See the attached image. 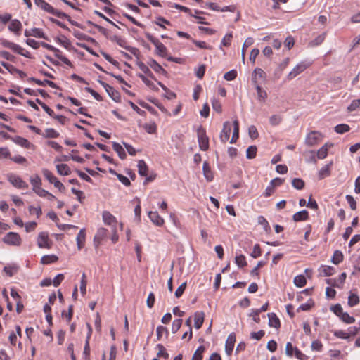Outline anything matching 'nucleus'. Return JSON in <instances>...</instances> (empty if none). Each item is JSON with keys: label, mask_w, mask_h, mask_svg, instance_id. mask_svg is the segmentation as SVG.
<instances>
[{"label": "nucleus", "mask_w": 360, "mask_h": 360, "mask_svg": "<svg viewBox=\"0 0 360 360\" xmlns=\"http://www.w3.org/2000/svg\"><path fill=\"white\" fill-rule=\"evenodd\" d=\"M7 180L17 188H27L28 184L22 179L15 174L10 173L7 174Z\"/></svg>", "instance_id": "5"}, {"label": "nucleus", "mask_w": 360, "mask_h": 360, "mask_svg": "<svg viewBox=\"0 0 360 360\" xmlns=\"http://www.w3.org/2000/svg\"><path fill=\"white\" fill-rule=\"evenodd\" d=\"M0 44L2 46L10 49L15 53L16 51L20 50V46L18 44H16L4 38L0 39Z\"/></svg>", "instance_id": "19"}, {"label": "nucleus", "mask_w": 360, "mask_h": 360, "mask_svg": "<svg viewBox=\"0 0 360 360\" xmlns=\"http://www.w3.org/2000/svg\"><path fill=\"white\" fill-rule=\"evenodd\" d=\"M330 310L338 317L344 312L340 304H336L330 307Z\"/></svg>", "instance_id": "59"}, {"label": "nucleus", "mask_w": 360, "mask_h": 360, "mask_svg": "<svg viewBox=\"0 0 360 360\" xmlns=\"http://www.w3.org/2000/svg\"><path fill=\"white\" fill-rule=\"evenodd\" d=\"M112 148H113V150L117 153V155L120 159L124 160L126 158L127 155L124 151V149L122 148V146L120 143L113 142Z\"/></svg>", "instance_id": "24"}, {"label": "nucleus", "mask_w": 360, "mask_h": 360, "mask_svg": "<svg viewBox=\"0 0 360 360\" xmlns=\"http://www.w3.org/2000/svg\"><path fill=\"white\" fill-rule=\"evenodd\" d=\"M53 52L55 53L56 57L60 59L63 63L70 67L72 66L71 61L68 58L64 56L58 49L56 48V51H53Z\"/></svg>", "instance_id": "35"}, {"label": "nucleus", "mask_w": 360, "mask_h": 360, "mask_svg": "<svg viewBox=\"0 0 360 360\" xmlns=\"http://www.w3.org/2000/svg\"><path fill=\"white\" fill-rule=\"evenodd\" d=\"M60 134L53 128H47L45 129L44 132L42 133L41 136L44 138L48 139H55L58 137Z\"/></svg>", "instance_id": "25"}, {"label": "nucleus", "mask_w": 360, "mask_h": 360, "mask_svg": "<svg viewBox=\"0 0 360 360\" xmlns=\"http://www.w3.org/2000/svg\"><path fill=\"white\" fill-rule=\"evenodd\" d=\"M108 230L105 228H99L94 238V243L96 247H98L101 242L107 236Z\"/></svg>", "instance_id": "11"}, {"label": "nucleus", "mask_w": 360, "mask_h": 360, "mask_svg": "<svg viewBox=\"0 0 360 360\" xmlns=\"http://www.w3.org/2000/svg\"><path fill=\"white\" fill-rule=\"evenodd\" d=\"M205 314L202 311H197L194 314V326L196 329H200L204 322Z\"/></svg>", "instance_id": "16"}, {"label": "nucleus", "mask_w": 360, "mask_h": 360, "mask_svg": "<svg viewBox=\"0 0 360 360\" xmlns=\"http://www.w3.org/2000/svg\"><path fill=\"white\" fill-rule=\"evenodd\" d=\"M137 76L141 78L143 82L150 89L158 91V88L155 86V84L150 80H149L146 77H145L143 74L139 73Z\"/></svg>", "instance_id": "31"}, {"label": "nucleus", "mask_w": 360, "mask_h": 360, "mask_svg": "<svg viewBox=\"0 0 360 360\" xmlns=\"http://www.w3.org/2000/svg\"><path fill=\"white\" fill-rule=\"evenodd\" d=\"M319 276H330L335 273V269L333 266L321 265L319 269Z\"/></svg>", "instance_id": "17"}, {"label": "nucleus", "mask_w": 360, "mask_h": 360, "mask_svg": "<svg viewBox=\"0 0 360 360\" xmlns=\"http://www.w3.org/2000/svg\"><path fill=\"white\" fill-rule=\"evenodd\" d=\"M236 342V335L233 333L229 334L228 336L226 345H225V351L228 355H231Z\"/></svg>", "instance_id": "13"}, {"label": "nucleus", "mask_w": 360, "mask_h": 360, "mask_svg": "<svg viewBox=\"0 0 360 360\" xmlns=\"http://www.w3.org/2000/svg\"><path fill=\"white\" fill-rule=\"evenodd\" d=\"M58 257L55 255H44L41 259V263L43 264H49L57 262Z\"/></svg>", "instance_id": "28"}, {"label": "nucleus", "mask_w": 360, "mask_h": 360, "mask_svg": "<svg viewBox=\"0 0 360 360\" xmlns=\"http://www.w3.org/2000/svg\"><path fill=\"white\" fill-rule=\"evenodd\" d=\"M29 212L30 214H35L37 218H39L42 214L41 208L40 206L34 207L30 205L29 207Z\"/></svg>", "instance_id": "62"}, {"label": "nucleus", "mask_w": 360, "mask_h": 360, "mask_svg": "<svg viewBox=\"0 0 360 360\" xmlns=\"http://www.w3.org/2000/svg\"><path fill=\"white\" fill-rule=\"evenodd\" d=\"M239 138V122L238 120L233 121V132L230 141L231 143H235Z\"/></svg>", "instance_id": "29"}, {"label": "nucleus", "mask_w": 360, "mask_h": 360, "mask_svg": "<svg viewBox=\"0 0 360 360\" xmlns=\"http://www.w3.org/2000/svg\"><path fill=\"white\" fill-rule=\"evenodd\" d=\"M237 77V71L235 70H231L227 72H226L224 75V79L227 81H232Z\"/></svg>", "instance_id": "57"}, {"label": "nucleus", "mask_w": 360, "mask_h": 360, "mask_svg": "<svg viewBox=\"0 0 360 360\" xmlns=\"http://www.w3.org/2000/svg\"><path fill=\"white\" fill-rule=\"evenodd\" d=\"M203 174L205 179L210 181L213 179V174L207 162L205 161L202 166Z\"/></svg>", "instance_id": "27"}, {"label": "nucleus", "mask_w": 360, "mask_h": 360, "mask_svg": "<svg viewBox=\"0 0 360 360\" xmlns=\"http://www.w3.org/2000/svg\"><path fill=\"white\" fill-rule=\"evenodd\" d=\"M333 165V162H330L329 164L323 166L321 168L319 172V179H323L327 176L330 175V167Z\"/></svg>", "instance_id": "20"}, {"label": "nucleus", "mask_w": 360, "mask_h": 360, "mask_svg": "<svg viewBox=\"0 0 360 360\" xmlns=\"http://www.w3.org/2000/svg\"><path fill=\"white\" fill-rule=\"evenodd\" d=\"M282 117L279 115H273L269 118V122L273 126L278 125L282 122Z\"/></svg>", "instance_id": "53"}, {"label": "nucleus", "mask_w": 360, "mask_h": 360, "mask_svg": "<svg viewBox=\"0 0 360 360\" xmlns=\"http://www.w3.org/2000/svg\"><path fill=\"white\" fill-rule=\"evenodd\" d=\"M269 325L271 327L278 328L281 326L279 319L274 313H269Z\"/></svg>", "instance_id": "21"}, {"label": "nucleus", "mask_w": 360, "mask_h": 360, "mask_svg": "<svg viewBox=\"0 0 360 360\" xmlns=\"http://www.w3.org/2000/svg\"><path fill=\"white\" fill-rule=\"evenodd\" d=\"M314 304V301L310 299L307 301V302L302 304L297 309V311H308L309 310Z\"/></svg>", "instance_id": "51"}, {"label": "nucleus", "mask_w": 360, "mask_h": 360, "mask_svg": "<svg viewBox=\"0 0 360 360\" xmlns=\"http://www.w3.org/2000/svg\"><path fill=\"white\" fill-rule=\"evenodd\" d=\"M205 348L203 345L199 346L195 350L192 360H202V353L205 352Z\"/></svg>", "instance_id": "39"}, {"label": "nucleus", "mask_w": 360, "mask_h": 360, "mask_svg": "<svg viewBox=\"0 0 360 360\" xmlns=\"http://www.w3.org/2000/svg\"><path fill=\"white\" fill-rule=\"evenodd\" d=\"M148 217L156 226H161L164 224V219L159 215L158 212H149Z\"/></svg>", "instance_id": "15"}, {"label": "nucleus", "mask_w": 360, "mask_h": 360, "mask_svg": "<svg viewBox=\"0 0 360 360\" xmlns=\"http://www.w3.org/2000/svg\"><path fill=\"white\" fill-rule=\"evenodd\" d=\"M360 108V99L354 100L350 105L347 107L349 112H352Z\"/></svg>", "instance_id": "60"}, {"label": "nucleus", "mask_w": 360, "mask_h": 360, "mask_svg": "<svg viewBox=\"0 0 360 360\" xmlns=\"http://www.w3.org/2000/svg\"><path fill=\"white\" fill-rule=\"evenodd\" d=\"M148 65L156 72L158 73H165V70L162 68V67L154 59H150L148 61Z\"/></svg>", "instance_id": "23"}, {"label": "nucleus", "mask_w": 360, "mask_h": 360, "mask_svg": "<svg viewBox=\"0 0 360 360\" xmlns=\"http://www.w3.org/2000/svg\"><path fill=\"white\" fill-rule=\"evenodd\" d=\"M256 90L258 100L265 101L268 96L266 91L259 85H256Z\"/></svg>", "instance_id": "36"}, {"label": "nucleus", "mask_w": 360, "mask_h": 360, "mask_svg": "<svg viewBox=\"0 0 360 360\" xmlns=\"http://www.w3.org/2000/svg\"><path fill=\"white\" fill-rule=\"evenodd\" d=\"M36 84L39 86H45L47 84L53 89H58V86L53 82L47 79H44V81L37 80Z\"/></svg>", "instance_id": "56"}, {"label": "nucleus", "mask_w": 360, "mask_h": 360, "mask_svg": "<svg viewBox=\"0 0 360 360\" xmlns=\"http://www.w3.org/2000/svg\"><path fill=\"white\" fill-rule=\"evenodd\" d=\"M12 141L25 148H32L34 147V145L27 139L20 136H13Z\"/></svg>", "instance_id": "12"}, {"label": "nucleus", "mask_w": 360, "mask_h": 360, "mask_svg": "<svg viewBox=\"0 0 360 360\" xmlns=\"http://www.w3.org/2000/svg\"><path fill=\"white\" fill-rule=\"evenodd\" d=\"M21 28L22 24L20 21L16 19L11 20L8 26L9 30L14 32H18L21 30Z\"/></svg>", "instance_id": "32"}, {"label": "nucleus", "mask_w": 360, "mask_h": 360, "mask_svg": "<svg viewBox=\"0 0 360 360\" xmlns=\"http://www.w3.org/2000/svg\"><path fill=\"white\" fill-rule=\"evenodd\" d=\"M292 186L297 190H302L304 187V181L300 178H295L292 180Z\"/></svg>", "instance_id": "43"}, {"label": "nucleus", "mask_w": 360, "mask_h": 360, "mask_svg": "<svg viewBox=\"0 0 360 360\" xmlns=\"http://www.w3.org/2000/svg\"><path fill=\"white\" fill-rule=\"evenodd\" d=\"M10 159L13 161L14 162L20 165H23L27 162V160L25 158H24L22 155H17L13 157H11Z\"/></svg>", "instance_id": "63"}, {"label": "nucleus", "mask_w": 360, "mask_h": 360, "mask_svg": "<svg viewBox=\"0 0 360 360\" xmlns=\"http://www.w3.org/2000/svg\"><path fill=\"white\" fill-rule=\"evenodd\" d=\"M257 147L255 146H250L246 150V157L248 159H252L256 156Z\"/></svg>", "instance_id": "49"}, {"label": "nucleus", "mask_w": 360, "mask_h": 360, "mask_svg": "<svg viewBox=\"0 0 360 360\" xmlns=\"http://www.w3.org/2000/svg\"><path fill=\"white\" fill-rule=\"evenodd\" d=\"M37 245L40 248L50 249L51 242L49 238V235L46 232H41L37 237Z\"/></svg>", "instance_id": "9"}, {"label": "nucleus", "mask_w": 360, "mask_h": 360, "mask_svg": "<svg viewBox=\"0 0 360 360\" xmlns=\"http://www.w3.org/2000/svg\"><path fill=\"white\" fill-rule=\"evenodd\" d=\"M156 334H157V339L161 340L163 335H165L166 338L168 337L169 331L167 328L163 326H158L156 328Z\"/></svg>", "instance_id": "33"}, {"label": "nucleus", "mask_w": 360, "mask_h": 360, "mask_svg": "<svg viewBox=\"0 0 360 360\" xmlns=\"http://www.w3.org/2000/svg\"><path fill=\"white\" fill-rule=\"evenodd\" d=\"M253 74H254L253 80H254L255 82H257V79H263V78H264L265 75H266L264 71L262 69L259 68H255V70H254Z\"/></svg>", "instance_id": "44"}, {"label": "nucleus", "mask_w": 360, "mask_h": 360, "mask_svg": "<svg viewBox=\"0 0 360 360\" xmlns=\"http://www.w3.org/2000/svg\"><path fill=\"white\" fill-rule=\"evenodd\" d=\"M326 35V33H322V34H319L313 41H311L310 44L312 46H318V45L321 44L325 40Z\"/></svg>", "instance_id": "55"}, {"label": "nucleus", "mask_w": 360, "mask_h": 360, "mask_svg": "<svg viewBox=\"0 0 360 360\" xmlns=\"http://www.w3.org/2000/svg\"><path fill=\"white\" fill-rule=\"evenodd\" d=\"M258 223L263 226L265 231H268L270 229L269 222L263 216L258 217Z\"/></svg>", "instance_id": "64"}, {"label": "nucleus", "mask_w": 360, "mask_h": 360, "mask_svg": "<svg viewBox=\"0 0 360 360\" xmlns=\"http://www.w3.org/2000/svg\"><path fill=\"white\" fill-rule=\"evenodd\" d=\"M339 317L343 322L347 324L353 323L355 321V319L353 316H349L347 312H343Z\"/></svg>", "instance_id": "46"}, {"label": "nucleus", "mask_w": 360, "mask_h": 360, "mask_svg": "<svg viewBox=\"0 0 360 360\" xmlns=\"http://www.w3.org/2000/svg\"><path fill=\"white\" fill-rule=\"evenodd\" d=\"M99 83L104 87L109 96L115 102H120L121 100V96L120 93L115 90L112 86H110L107 83L99 81Z\"/></svg>", "instance_id": "8"}, {"label": "nucleus", "mask_w": 360, "mask_h": 360, "mask_svg": "<svg viewBox=\"0 0 360 360\" xmlns=\"http://www.w3.org/2000/svg\"><path fill=\"white\" fill-rule=\"evenodd\" d=\"M307 283L306 278L303 275H298L294 278V283L297 287L302 288Z\"/></svg>", "instance_id": "41"}, {"label": "nucleus", "mask_w": 360, "mask_h": 360, "mask_svg": "<svg viewBox=\"0 0 360 360\" xmlns=\"http://www.w3.org/2000/svg\"><path fill=\"white\" fill-rule=\"evenodd\" d=\"M41 8L45 11H46L49 13H51L52 15L57 16L58 18H67L72 25H77V24L75 23L73 21H72L70 20V18L68 15H67L66 13H65L63 12L59 11L55 9L53 6H51L50 4H49L46 1L41 6Z\"/></svg>", "instance_id": "3"}, {"label": "nucleus", "mask_w": 360, "mask_h": 360, "mask_svg": "<svg viewBox=\"0 0 360 360\" xmlns=\"http://www.w3.org/2000/svg\"><path fill=\"white\" fill-rule=\"evenodd\" d=\"M311 65V63L302 61L299 63L287 75L288 80H292L297 75L303 72L307 68Z\"/></svg>", "instance_id": "4"}, {"label": "nucleus", "mask_w": 360, "mask_h": 360, "mask_svg": "<svg viewBox=\"0 0 360 360\" xmlns=\"http://www.w3.org/2000/svg\"><path fill=\"white\" fill-rule=\"evenodd\" d=\"M328 144L326 143L325 145H323L321 148H320L318 150L317 158L321 159V160L324 159L328 155Z\"/></svg>", "instance_id": "40"}, {"label": "nucleus", "mask_w": 360, "mask_h": 360, "mask_svg": "<svg viewBox=\"0 0 360 360\" xmlns=\"http://www.w3.org/2000/svg\"><path fill=\"white\" fill-rule=\"evenodd\" d=\"M350 127L347 124H340L335 127L334 130L337 134H342L345 132L349 131Z\"/></svg>", "instance_id": "37"}, {"label": "nucleus", "mask_w": 360, "mask_h": 360, "mask_svg": "<svg viewBox=\"0 0 360 360\" xmlns=\"http://www.w3.org/2000/svg\"><path fill=\"white\" fill-rule=\"evenodd\" d=\"M359 302V297L356 294L351 293L348 297V305L349 307H354Z\"/></svg>", "instance_id": "42"}, {"label": "nucleus", "mask_w": 360, "mask_h": 360, "mask_svg": "<svg viewBox=\"0 0 360 360\" xmlns=\"http://www.w3.org/2000/svg\"><path fill=\"white\" fill-rule=\"evenodd\" d=\"M197 136L200 148L206 151L209 148V139L206 134V130L202 126L197 129Z\"/></svg>", "instance_id": "1"}, {"label": "nucleus", "mask_w": 360, "mask_h": 360, "mask_svg": "<svg viewBox=\"0 0 360 360\" xmlns=\"http://www.w3.org/2000/svg\"><path fill=\"white\" fill-rule=\"evenodd\" d=\"M322 134L316 131L309 133L305 139V143L309 146H314L321 142Z\"/></svg>", "instance_id": "6"}, {"label": "nucleus", "mask_w": 360, "mask_h": 360, "mask_svg": "<svg viewBox=\"0 0 360 360\" xmlns=\"http://www.w3.org/2000/svg\"><path fill=\"white\" fill-rule=\"evenodd\" d=\"M138 172L141 176H146L148 174V167L144 160H140L138 162Z\"/></svg>", "instance_id": "22"}, {"label": "nucleus", "mask_w": 360, "mask_h": 360, "mask_svg": "<svg viewBox=\"0 0 360 360\" xmlns=\"http://www.w3.org/2000/svg\"><path fill=\"white\" fill-rule=\"evenodd\" d=\"M145 36L155 46L158 54L162 57H165L167 53L166 46L150 33H145Z\"/></svg>", "instance_id": "2"}, {"label": "nucleus", "mask_w": 360, "mask_h": 360, "mask_svg": "<svg viewBox=\"0 0 360 360\" xmlns=\"http://www.w3.org/2000/svg\"><path fill=\"white\" fill-rule=\"evenodd\" d=\"M30 181L32 186L33 191H36L41 186V179L38 175L32 176L30 179Z\"/></svg>", "instance_id": "30"}, {"label": "nucleus", "mask_w": 360, "mask_h": 360, "mask_svg": "<svg viewBox=\"0 0 360 360\" xmlns=\"http://www.w3.org/2000/svg\"><path fill=\"white\" fill-rule=\"evenodd\" d=\"M31 34L32 37L47 39L43 31L39 28H32Z\"/></svg>", "instance_id": "50"}, {"label": "nucleus", "mask_w": 360, "mask_h": 360, "mask_svg": "<svg viewBox=\"0 0 360 360\" xmlns=\"http://www.w3.org/2000/svg\"><path fill=\"white\" fill-rule=\"evenodd\" d=\"M253 43H254V39L252 37L247 38L244 42V44L243 45V48H242V53H241L242 60L243 63L245 62V47H249Z\"/></svg>", "instance_id": "47"}, {"label": "nucleus", "mask_w": 360, "mask_h": 360, "mask_svg": "<svg viewBox=\"0 0 360 360\" xmlns=\"http://www.w3.org/2000/svg\"><path fill=\"white\" fill-rule=\"evenodd\" d=\"M102 217L103 220L105 224L111 226L112 228L115 227L117 224L116 218L110 212L104 211L103 212Z\"/></svg>", "instance_id": "14"}, {"label": "nucleus", "mask_w": 360, "mask_h": 360, "mask_svg": "<svg viewBox=\"0 0 360 360\" xmlns=\"http://www.w3.org/2000/svg\"><path fill=\"white\" fill-rule=\"evenodd\" d=\"M4 243L10 245H20L21 238L18 233L15 232H9L3 238Z\"/></svg>", "instance_id": "7"}, {"label": "nucleus", "mask_w": 360, "mask_h": 360, "mask_svg": "<svg viewBox=\"0 0 360 360\" xmlns=\"http://www.w3.org/2000/svg\"><path fill=\"white\" fill-rule=\"evenodd\" d=\"M182 324V319H177L173 321L172 326V332L176 333L181 328Z\"/></svg>", "instance_id": "54"}, {"label": "nucleus", "mask_w": 360, "mask_h": 360, "mask_svg": "<svg viewBox=\"0 0 360 360\" xmlns=\"http://www.w3.org/2000/svg\"><path fill=\"white\" fill-rule=\"evenodd\" d=\"M86 274L85 273H83L82 275V279L80 282V292L81 293L84 295L86 292Z\"/></svg>", "instance_id": "52"}, {"label": "nucleus", "mask_w": 360, "mask_h": 360, "mask_svg": "<svg viewBox=\"0 0 360 360\" xmlns=\"http://www.w3.org/2000/svg\"><path fill=\"white\" fill-rule=\"evenodd\" d=\"M42 173L45 178L51 183L53 184V182L58 179L47 169H44Z\"/></svg>", "instance_id": "48"}, {"label": "nucleus", "mask_w": 360, "mask_h": 360, "mask_svg": "<svg viewBox=\"0 0 360 360\" xmlns=\"http://www.w3.org/2000/svg\"><path fill=\"white\" fill-rule=\"evenodd\" d=\"M308 219H309V212L306 210L299 211V212L295 213L292 216L293 221H295L296 222L306 221Z\"/></svg>", "instance_id": "18"}, {"label": "nucleus", "mask_w": 360, "mask_h": 360, "mask_svg": "<svg viewBox=\"0 0 360 360\" xmlns=\"http://www.w3.org/2000/svg\"><path fill=\"white\" fill-rule=\"evenodd\" d=\"M57 172L59 174L68 176L71 173L70 168L66 164H60L56 165Z\"/></svg>", "instance_id": "26"}, {"label": "nucleus", "mask_w": 360, "mask_h": 360, "mask_svg": "<svg viewBox=\"0 0 360 360\" xmlns=\"http://www.w3.org/2000/svg\"><path fill=\"white\" fill-rule=\"evenodd\" d=\"M232 37V33L226 34L221 40L220 48L221 49V46H229L231 44Z\"/></svg>", "instance_id": "58"}, {"label": "nucleus", "mask_w": 360, "mask_h": 360, "mask_svg": "<svg viewBox=\"0 0 360 360\" xmlns=\"http://www.w3.org/2000/svg\"><path fill=\"white\" fill-rule=\"evenodd\" d=\"M343 254L342 253L341 251L340 250H335L333 253V255L331 258V262L334 264H339L340 262H342L343 260Z\"/></svg>", "instance_id": "34"}, {"label": "nucleus", "mask_w": 360, "mask_h": 360, "mask_svg": "<svg viewBox=\"0 0 360 360\" xmlns=\"http://www.w3.org/2000/svg\"><path fill=\"white\" fill-rule=\"evenodd\" d=\"M235 262L240 268L244 267L247 265L245 257L243 255L236 256L235 257Z\"/></svg>", "instance_id": "45"}, {"label": "nucleus", "mask_w": 360, "mask_h": 360, "mask_svg": "<svg viewBox=\"0 0 360 360\" xmlns=\"http://www.w3.org/2000/svg\"><path fill=\"white\" fill-rule=\"evenodd\" d=\"M311 348L313 351L321 352L323 349V344L316 340L311 342Z\"/></svg>", "instance_id": "61"}, {"label": "nucleus", "mask_w": 360, "mask_h": 360, "mask_svg": "<svg viewBox=\"0 0 360 360\" xmlns=\"http://www.w3.org/2000/svg\"><path fill=\"white\" fill-rule=\"evenodd\" d=\"M231 130V124L229 121H226L223 124V129L220 133V140L223 143H226L230 136V133Z\"/></svg>", "instance_id": "10"}, {"label": "nucleus", "mask_w": 360, "mask_h": 360, "mask_svg": "<svg viewBox=\"0 0 360 360\" xmlns=\"http://www.w3.org/2000/svg\"><path fill=\"white\" fill-rule=\"evenodd\" d=\"M157 348L158 349V352L157 354L158 357L164 358L165 359H169V354L167 352L165 347L161 344L157 345Z\"/></svg>", "instance_id": "38"}]
</instances>
